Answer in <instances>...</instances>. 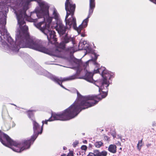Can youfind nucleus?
Listing matches in <instances>:
<instances>
[{"label":"nucleus","instance_id":"2","mask_svg":"<svg viewBox=\"0 0 156 156\" xmlns=\"http://www.w3.org/2000/svg\"><path fill=\"white\" fill-rule=\"evenodd\" d=\"M33 122V129L34 134L31 136V138L29 140H24L22 141L21 143L14 141L7 135L2 134L0 132V139L2 140L1 138L3 137L5 138L11 147V148L13 151L20 152L24 150L30 148L31 144H33L38 135L41 134L42 132L43 126L44 124V121H42V124L41 127L38 123L35 120L31 119Z\"/></svg>","mask_w":156,"mask_h":156},{"label":"nucleus","instance_id":"37","mask_svg":"<svg viewBox=\"0 0 156 156\" xmlns=\"http://www.w3.org/2000/svg\"><path fill=\"white\" fill-rule=\"evenodd\" d=\"M83 143L84 144H87V141L86 140H85L83 141Z\"/></svg>","mask_w":156,"mask_h":156},{"label":"nucleus","instance_id":"13","mask_svg":"<svg viewBox=\"0 0 156 156\" xmlns=\"http://www.w3.org/2000/svg\"><path fill=\"white\" fill-rule=\"evenodd\" d=\"M36 111L34 110H30L27 111L28 117L31 120V119H35L34 113V112H35Z\"/></svg>","mask_w":156,"mask_h":156},{"label":"nucleus","instance_id":"36","mask_svg":"<svg viewBox=\"0 0 156 156\" xmlns=\"http://www.w3.org/2000/svg\"><path fill=\"white\" fill-rule=\"evenodd\" d=\"M142 139L141 140L139 141L138 144H141L142 143Z\"/></svg>","mask_w":156,"mask_h":156},{"label":"nucleus","instance_id":"30","mask_svg":"<svg viewBox=\"0 0 156 156\" xmlns=\"http://www.w3.org/2000/svg\"><path fill=\"white\" fill-rule=\"evenodd\" d=\"M140 144H137V148L139 149V151H140V150L141 149V146H142V145H140Z\"/></svg>","mask_w":156,"mask_h":156},{"label":"nucleus","instance_id":"17","mask_svg":"<svg viewBox=\"0 0 156 156\" xmlns=\"http://www.w3.org/2000/svg\"><path fill=\"white\" fill-rule=\"evenodd\" d=\"M65 80V78H64L62 80H60L57 77H55L53 79V81L56 82L58 84L60 83L61 82H62L64 81H66V80Z\"/></svg>","mask_w":156,"mask_h":156},{"label":"nucleus","instance_id":"11","mask_svg":"<svg viewBox=\"0 0 156 156\" xmlns=\"http://www.w3.org/2000/svg\"><path fill=\"white\" fill-rule=\"evenodd\" d=\"M76 19L74 15L68 19L66 21V25H69V28L71 27V26L72 25H73V27H76Z\"/></svg>","mask_w":156,"mask_h":156},{"label":"nucleus","instance_id":"35","mask_svg":"<svg viewBox=\"0 0 156 156\" xmlns=\"http://www.w3.org/2000/svg\"><path fill=\"white\" fill-rule=\"evenodd\" d=\"M58 84L62 88H65V87L62 84V82H61L60 83H59Z\"/></svg>","mask_w":156,"mask_h":156},{"label":"nucleus","instance_id":"7","mask_svg":"<svg viewBox=\"0 0 156 156\" xmlns=\"http://www.w3.org/2000/svg\"><path fill=\"white\" fill-rule=\"evenodd\" d=\"M65 7L66 10V15L65 17V20L66 21L69 15H71V16L74 15L76 5L75 4H73L71 3H65Z\"/></svg>","mask_w":156,"mask_h":156},{"label":"nucleus","instance_id":"26","mask_svg":"<svg viewBox=\"0 0 156 156\" xmlns=\"http://www.w3.org/2000/svg\"><path fill=\"white\" fill-rule=\"evenodd\" d=\"M67 156H74L73 151H69V152Z\"/></svg>","mask_w":156,"mask_h":156},{"label":"nucleus","instance_id":"21","mask_svg":"<svg viewBox=\"0 0 156 156\" xmlns=\"http://www.w3.org/2000/svg\"><path fill=\"white\" fill-rule=\"evenodd\" d=\"M93 153L95 154V156H100V152L99 150H94Z\"/></svg>","mask_w":156,"mask_h":156},{"label":"nucleus","instance_id":"41","mask_svg":"<svg viewBox=\"0 0 156 156\" xmlns=\"http://www.w3.org/2000/svg\"><path fill=\"white\" fill-rule=\"evenodd\" d=\"M120 149H121H121H122V148H120Z\"/></svg>","mask_w":156,"mask_h":156},{"label":"nucleus","instance_id":"5","mask_svg":"<svg viewBox=\"0 0 156 156\" xmlns=\"http://www.w3.org/2000/svg\"><path fill=\"white\" fill-rule=\"evenodd\" d=\"M48 15H46V20H45L44 17H42L41 16L40 13L37 14V16L38 18L43 17V21L37 23L36 25L37 27L41 31L42 28L44 29H51L50 24L52 21V18L49 17Z\"/></svg>","mask_w":156,"mask_h":156},{"label":"nucleus","instance_id":"12","mask_svg":"<svg viewBox=\"0 0 156 156\" xmlns=\"http://www.w3.org/2000/svg\"><path fill=\"white\" fill-rule=\"evenodd\" d=\"M93 74L92 73L87 72L83 78L87 81L93 83L94 81L93 78Z\"/></svg>","mask_w":156,"mask_h":156},{"label":"nucleus","instance_id":"10","mask_svg":"<svg viewBox=\"0 0 156 156\" xmlns=\"http://www.w3.org/2000/svg\"><path fill=\"white\" fill-rule=\"evenodd\" d=\"M41 9L40 11L45 15H48L49 14L48 6L44 4L43 2L39 3Z\"/></svg>","mask_w":156,"mask_h":156},{"label":"nucleus","instance_id":"4","mask_svg":"<svg viewBox=\"0 0 156 156\" xmlns=\"http://www.w3.org/2000/svg\"><path fill=\"white\" fill-rule=\"evenodd\" d=\"M84 104L83 101L81 103H79L78 101H75L62 113L52 114L48 119L44 121V124H47L48 121L55 120L65 121L71 119L77 116L82 110L88 108L87 105H83Z\"/></svg>","mask_w":156,"mask_h":156},{"label":"nucleus","instance_id":"22","mask_svg":"<svg viewBox=\"0 0 156 156\" xmlns=\"http://www.w3.org/2000/svg\"><path fill=\"white\" fill-rule=\"evenodd\" d=\"M94 1H95V0H89L90 9H91L92 8L94 7Z\"/></svg>","mask_w":156,"mask_h":156},{"label":"nucleus","instance_id":"18","mask_svg":"<svg viewBox=\"0 0 156 156\" xmlns=\"http://www.w3.org/2000/svg\"><path fill=\"white\" fill-rule=\"evenodd\" d=\"M77 78V75H74L71 76H69L68 77L65 78V80H66V81H68L69 80H71L75 79Z\"/></svg>","mask_w":156,"mask_h":156},{"label":"nucleus","instance_id":"40","mask_svg":"<svg viewBox=\"0 0 156 156\" xmlns=\"http://www.w3.org/2000/svg\"><path fill=\"white\" fill-rule=\"evenodd\" d=\"M150 1H152L153 0H150Z\"/></svg>","mask_w":156,"mask_h":156},{"label":"nucleus","instance_id":"6","mask_svg":"<svg viewBox=\"0 0 156 156\" xmlns=\"http://www.w3.org/2000/svg\"><path fill=\"white\" fill-rule=\"evenodd\" d=\"M41 31L47 35L49 42L54 44L57 41L55 33V31L51 30V29H44L42 28Z\"/></svg>","mask_w":156,"mask_h":156},{"label":"nucleus","instance_id":"42","mask_svg":"<svg viewBox=\"0 0 156 156\" xmlns=\"http://www.w3.org/2000/svg\"><path fill=\"white\" fill-rule=\"evenodd\" d=\"M19 51V49H18V50H17V51Z\"/></svg>","mask_w":156,"mask_h":156},{"label":"nucleus","instance_id":"8","mask_svg":"<svg viewBox=\"0 0 156 156\" xmlns=\"http://www.w3.org/2000/svg\"><path fill=\"white\" fill-rule=\"evenodd\" d=\"M56 30L60 34L63 35L66 31V29L68 28V27H66L62 24V21H58L57 22V25L55 27Z\"/></svg>","mask_w":156,"mask_h":156},{"label":"nucleus","instance_id":"19","mask_svg":"<svg viewBox=\"0 0 156 156\" xmlns=\"http://www.w3.org/2000/svg\"><path fill=\"white\" fill-rule=\"evenodd\" d=\"M53 18L55 20H58V13L57 10L54 9L53 13Z\"/></svg>","mask_w":156,"mask_h":156},{"label":"nucleus","instance_id":"31","mask_svg":"<svg viewBox=\"0 0 156 156\" xmlns=\"http://www.w3.org/2000/svg\"><path fill=\"white\" fill-rule=\"evenodd\" d=\"M87 156H95L93 153L90 152Z\"/></svg>","mask_w":156,"mask_h":156},{"label":"nucleus","instance_id":"33","mask_svg":"<svg viewBox=\"0 0 156 156\" xmlns=\"http://www.w3.org/2000/svg\"><path fill=\"white\" fill-rule=\"evenodd\" d=\"M65 3H71L70 2V0H66Z\"/></svg>","mask_w":156,"mask_h":156},{"label":"nucleus","instance_id":"1","mask_svg":"<svg viewBox=\"0 0 156 156\" xmlns=\"http://www.w3.org/2000/svg\"><path fill=\"white\" fill-rule=\"evenodd\" d=\"M18 23L21 31L16 37V42H19L20 48L28 47L50 55L58 56L60 53L65 48V44L72 40V39L66 34L63 37L62 42L56 46L55 49L52 51L46 48L43 45V42L40 40L34 41L31 39L28 32V28L26 25L24 18L22 14L17 15Z\"/></svg>","mask_w":156,"mask_h":156},{"label":"nucleus","instance_id":"3","mask_svg":"<svg viewBox=\"0 0 156 156\" xmlns=\"http://www.w3.org/2000/svg\"><path fill=\"white\" fill-rule=\"evenodd\" d=\"M101 75L103 77L101 85L99 87V91L102 92L101 98L98 95L88 96L84 97L81 100H78L79 103L83 101L84 104L83 105H87L88 108L94 106L102 99L105 98L107 95L108 91V87L109 85L108 80L112 77V73L108 70L103 69L101 73Z\"/></svg>","mask_w":156,"mask_h":156},{"label":"nucleus","instance_id":"20","mask_svg":"<svg viewBox=\"0 0 156 156\" xmlns=\"http://www.w3.org/2000/svg\"><path fill=\"white\" fill-rule=\"evenodd\" d=\"M83 27H84L81 24L78 27H77V25H76V27H73V28L75 30H76L78 32H80L81 30Z\"/></svg>","mask_w":156,"mask_h":156},{"label":"nucleus","instance_id":"32","mask_svg":"<svg viewBox=\"0 0 156 156\" xmlns=\"http://www.w3.org/2000/svg\"><path fill=\"white\" fill-rule=\"evenodd\" d=\"M100 70H101L100 69H98L96 70H94V73H99Z\"/></svg>","mask_w":156,"mask_h":156},{"label":"nucleus","instance_id":"34","mask_svg":"<svg viewBox=\"0 0 156 156\" xmlns=\"http://www.w3.org/2000/svg\"><path fill=\"white\" fill-rule=\"evenodd\" d=\"M77 95L79 98L80 97H82V96L79 94V93L78 92L77 93Z\"/></svg>","mask_w":156,"mask_h":156},{"label":"nucleus","instance_id":"14","mask_svg":"<svg viewBox=\"0 0 156 156\" xmlns=\"http://www.w3.org/2000/svg\"><path fill=\"white\" fill-rule=\"evenodd\" d=\"M116 146L115 144H111L108 147V150L110 152L115 154L116 152Z\"/></svg>","mask_w":156,"mask_h":156},{"label":"nucleus","instance_id":"29","mask_svg":"<svg viewBox=\"0 0 156 156\" xmlns=\"http://www.w3.org/2000/svg\"><path fill=\"white\" fill-rule=\"evenodd\" d=\"M104 139L106 141H109V138L106 136H104Z\"/></svg>","mask_w":156,"mask_h":156},{"label":"nucleus","instance_id":"9","mask_svg":"<svg viewBox=\"0 0 156 156\" xmlns=\"http://www.w3.org/2000/svg\"><path fill=\"white\" fill-rule=\"evenodd\" d=\"M94 7H93L90 9V2H89V14L88 16L87 17L83 20V21L82 24L83 25L84 27H86L87 25V23L88 22L89 20L88 19L90 17V16L91 15L94 11V10L95 7V1H94Z\"/></svg>","mask_w":156,"mask_h":156},{"label":"nucleus","instance_id":"25","mask_svg":"<svg viewBox=\"0 0 156 156\" xmlns=\"http://www.w3.org/2000/svg\"><path fill=\"white\" fill-rule=\"evenodd\" d=\"M107 152L105 151L100 152V156H106L107 155Z\"/></svg>","mask_w":156,"mask_h":156},{"label":"nucleus","instance_id":"15","mask_svg":"<svg viewBox=\"0 0 156 156\" xmlns=\"http://www.w3.org/2000/svg\"><path fill=\"white\" fill-rule=\"evenodd\" d=\"M0 132H1V133H2V134H4V133H3L1 130H0ZM1 138L2 139V140H1L0 139V142L2 143V144H3L5 146H7V144H8L10 148H11V147L10 146L9 144L8 143L7 141V140L5 138H4L3 137H2Z\"/></svg>","mask_w":156,"mask_h":156},{"label":"nucleus","instance_id":"28","mask_svg":"<svg viewBox=\"0 0 156 156\" xmlns=\"http://www.w3.org/2000/svg\"><path fill=\"white\" fill-rule=\"evenodd\" d=\"M81 148L82 150H86L87 149V147L86 145H83L81 147Z\"/></svg>","mask_w":156,"mask_h":156},{"label":"nucleus","instance_id":"27","mask_svg":"<svg viewBox=\"0 0 156 156\" xmlns=\"http://www.w3.org/2000/svg\"><path fill=\"white\" fill-rule=\"evenodd\" d=\"M78 144V141H76L73 143V145L74 147H76Z\"/></svg>","mask_w":156,"mask_h":156},{"label":"nucleus","instance_id":"16","mask_svg":"<svg viewBox=\"0 0 156 156\" xmlns=\"http://www.w3.org/2000/svg\"><path fill=\"white\" fill-rule=\"evenodd\" d=\"M103 143L101 141H96L94 144L96 148H100L101 146H103Z\"/></svg>","mask_w":156,"mask_h":156},{"label":"nucleus","instance_id":"39","mask_svg":"<svg viewBox=\"0 0 156 156\" xmlns=\"http://www.w3.org/2000/svg\"><path fill=\"white\" fill-rule=\"evenodd\" d=\"M61 156H66V154L64 153L61 155Z\"/></svg>","mask_w":156,"mask_h":156},{"label":"nucleus","instance_id":"23","mask_svg":"<svg viewBox=\"0 0 156 156\" xmlns=\"http://www.w3.org/2000/svg\"><path fill=\"white\" fill-rule=\"evenodd\" d=\"M7 41L11 45L14 43L13 40L10 37H9L8 38Z\"/></svg>","mask_w":156,"mask_h":156},{"label":"nucleus","instance_id":"24","mask_svg":"<svg viewBox=\"0 0 156 156\" xmlns=\"http://www.w3.org/2000/svg\"><path fill=\"white\" fill-rule=\"evenodd\" d=\"M93 55H94V57L93 58H92V60L94 62H95L96 61L98 58V57L99 56V55H97V54L95 53H94L93 54Z\"/></svg>","mask_w":156,"mask_h":156},{"label":"nucleus","instance_id":"38","mask_svg":"<svg viewBox=\"0 0 156 156\" xmlns=\"http://www.w3.org/2000/svg\"><path fill=\"white\" fill-rule=\"evenodd\" d=\"M151 144H148L147 145V147H149V146H151Z\"/></svg>","mask_w":156,"mask_h":156}]
</instances>
